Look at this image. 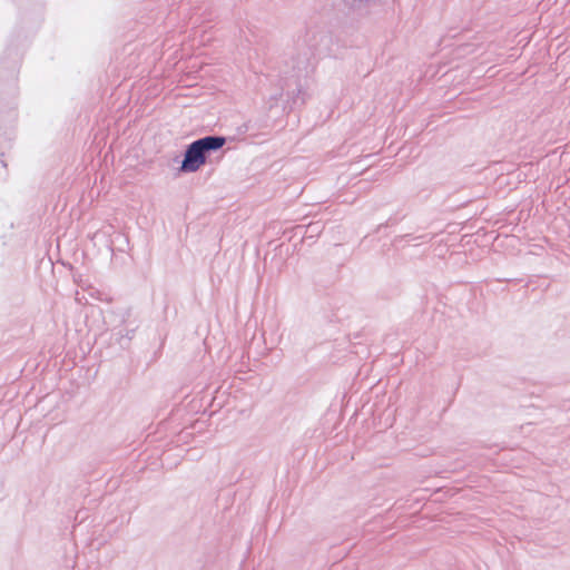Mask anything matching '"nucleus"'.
Masks as SVG:
<instances>
[{"mask_svg": "<svg viewBox=\"0 0 570 570\" xmlns=\"http://www.w3.org/2000/svg\"><path fill=\"white\" fill-rule=\"evenodd\" d=\"M225 138L219 136H206L191 142L185 153L180 170L195 173L206 163V154L222 148Z\"/></svg>", "mask_w": 570, "mask_h": 570, "instance_id": "f257e3e1", "label": "nucleus"}]
</instances>
